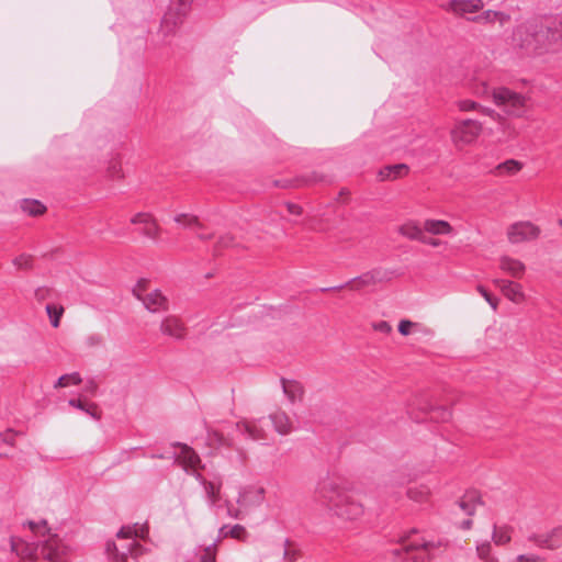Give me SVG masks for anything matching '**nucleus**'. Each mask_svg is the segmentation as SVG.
<instances>
[{
  "label": "nucleus",
  "instance_id": "nucleus-1",
  "mask_svg": "<svg viewBox=\"0 0 562 562\" xmlns=\"http://www.w3.org/2000/svg\"><path fill=\"white\" fill-rule=\"evenodd\" d=\"M562 38V21L553 15H537L518 24L512 45L522 56L540 57L554 53Z\"/></svg>",
  "mask_w": 562,
  "mask_h": 562
},
{
  "label": "nucleus",
  "instance_id": "nucleus-2",
  "mask_svg": "<svg viewBox=\"0 0 562 562\" xmlns=\"http://www.w3.org/2000/svg\"><path fill=\"white\" fill-rule=\"evenodd\" d=\"M316 495L328 514L339 520L357 521L366 513L364 504L358 499L353 488L342 480H323L317 486Z\"/></svg>",
  "mask_w": 562,
  "mask_h": 562
},
{
  "label": "nucleus",
  "instance_id": "nucleus-3",
  "mask_svg": "<svg viewBox=\"0 0 562 562\" xmlns=\"http://www.w3.org/2000/svg\"><path fill=\"white\" fill-rule=\"evenodd\" d=\"M148 528L146 525L123 526L116 533V541H108L105 553L110 560L125 562L128 555L137 558L145 553V548L136 539H146Z\"/></svg>",
  "mask_w": 562,
  "mask_h": 562
},
{
  "label": "nucleus",
  "instance_id": "nucleus-4",
  "mask_svg": "<svg viewBox=\"0 0 562 562\" xmlns=\"http://www.w3.org/2000/svg\"><path fill=\"white\" fill-rule=\"evenodd\" d=\"M27 526L32 532L43 540L38 541L41 557L49 562H59L68 553V548L65 546L57 535L52 533L47 528L45 520L34 522L27 521Z\"/></svg>",
  "mask_w": 562,
  "mask_h": 562
},
{
  "label": "nucleus",
  "instance_id": "nucleus-5",
  "mask_svg": "<svg viewBox=\"0 0 562 562\" xmlns=\"http://www.w3.org/2000/svg\"><path fill=\"white\" fill-rule=\"evenodd\" d=\"M492 100L498 108L512 117H524L529 111L530 98L507 87L492 89Z\"/></svg>",
  "mask_w": 562,
  "mask_h": 562
},
{
  "label": "nucleus",
  "instance_id": "nucleus-6",
  "mask_svg": "<svg viewBox=\"0 0 562 562\" xmlns=\"http://www.w3.org/2000/svg\"><path fill=\"white\" fill-rule=\"evenodd\" d=\"M483 123L473 119H463L457 121L451 131L450 139L458 149L474 145L483 133Z\"/></svg>",
  "mask_w": 562,
  "mask_h": 562
},
{
  "label": "nucleus",
  "instance_id": "nucleus-7",
  "mask_svg": "<svg viewBox=\"0 0 562 562\" xmlns=\"http://www.w3.org/2000/svg\"><path fill=\"white\" fill-rule=\"evenodd\" d=\"M190 5V0H170L160 23V32L164 36L176 33L188 14Z\"/></svg>",
  "mask_w": 562,
  "mask_h": 562
},
{
  "label": "nucleus",
  "instance_id": "nucleus-8",
  "mask_svg": "<svg viewBox=\"0 0 562 562\" xmlns=\"http://www.w3.org/2000/svg\"><path fill=\"white\" fill-rule=\"evenodd\" d=\"M133 294L151 313L165 312L169 307L168 299L158 289L149 290L147 280H139L133 288Z\"/></svg>",
  "mask_w": 562,
  "mask_h": 562
},
{
  "label": "nucleus",
  "instance_id": "nucleus-9",
  "mask_svg": "<svg viewBox=\"0 0 562 562\" xmlns=\"http://www.w3.org/2000/svg\"><path fill=\"white\" fill-rule=\"evenodd\" d=\"M541 229L529 221L516 222L507 228V239L510 244L531 241L540 236Z\"/></svg>",
  "mask_w": 562,
  "mask_h": 562
},
{
  "label": "nucleus",
  "instance_id": "nucleus-10",
  "mask_svg": "<svg viewBox=\"0 0 562 562\" xmlns=\"http://www.w3.org/2000/svg\"><path fill=\"white\" fill-rule=\"evenodd\" d=\"M483 8V0H450L443 5L446 11L461 18H465L468 14L477 13Z\"/></svg>",
  "mask_w": 562,
  "mask_h": 562
},
{
  "label": "nucleus",
  "instance_id": "nucleus-11",
  "mask_svg": "<svg viewBox=\"0 0 562 562\" xmlns=\"http://www.w3.org/2000/svg\"><path fill=\"white\" fill-rule=\"evenodd\" d=\"M160 331L164 336L180 340L186 337L187 327L178 316L168 315L160 323Z\"/></svg>",
  "mask_w": 562,
  "mask_h": 562
},
{
  "label": "nucleus",
  "instance_id": "nucleus-12",
  "mask_svg": "<svg viewBox=\"0 0 562 562\" xmlns=\"http://www.w3.org/2000/svg\"><path fill=\"white\" fill-rule=\"evenodd\" d=\"M493 283L510 302L520 304L526 300L522 286L519 283L506 279H494Z\"/></svg>",
  "mask_w": 562,
  "mask_h": 562
},
{
  "label": "nucleus",
  "instance_id": "nucleus-13",
  "mask_svg": "<svg viewBox=\"0 0 562 562\" xmlns=\"http://www.w3.org/2000/svg\"><path fill=\"white\" fill-rule=\"evenodd\" d=\"M265 488L259 485H250L239 493L237 503L243 507L258 506L265 499Z\"/></svg>",
  "mask_w": 562,
  "mask_h": 562
},
{
  "label": "nucleus",
  "instance_id": "nucleus-14",
  "mask_svg": "<svg viewBox=\"0 0 562 562\" xmlns=\"http://www.w3.org/2000/svg\"><path fill=\"white\" fill-rule=\"evenodd\" d=\"M131 223L134 225H144V234L149 238L156 239L160 235V227L156 218L150 213H136L131 218Z\"/></svg>",
  "mask_w": 562,
  "mask_h": 562
},
{
  "label": "nucleus",
  "instance_id": "nucleus-15",
  "mask_svg": "<svg viewBox=\"0 0 562 562\" xmlns=\"http://www.w3.org/2000/svg\"><path fill=\"white\" fill-rule=\"evenodd\" d=\"M498 268L502 272L515 279H521L526 272V265L517 258L503 255L498 259Z\"/></svg>",
  "mask_w": 562,
  "mask_h": 562
},
{
  "label": "nucleus",
  "instance_id": "nucleus-16",
  "mask_svg": "<svg viewBox=\"0 0 562 562\" xmlns=\"http://www.w3.org/2000/svg\"><path fill=\"white\" fill-rule=\"evenodd\" d=\"M425 234L431 236H454V227L445 220L426 218L424 221Z\"/></svg>",
  "mask_w": 562,
  "mask_h": 562
},
{
  "label": "nucleus",
  "instance_id": "nucleus-17",
  "mask_svg": "<svg viewBox=\"0 0 562 562\" xmlns=\"http://www.w3.org/2000/svg\"><path fill=\"white\" fill-rule=\"evenodd\" d=\"M468 20L477 24L488 25L498 23L503 26L510 21V15L503 11L486 10L479 15L468 18Z\"/></svg>",
  "mask_w": 562,
  "mask_h": 562
},
{
  "label": "nucleus",
  "instance_id": "nucleus-18",
  "mask_svg": "<svg viewBox=\"0 0 562 562\" xmlns=\"http://www.w3.org/2000/svg\"><path fill=\"white\" fill-rule=\"evenodd\" d=\"M456 106L460 112H479L483 115L490 116L493 120L501 119V114H498L494 109L483 106L476 101L471 99H461L456 102Z\"/></svg>",
  "mask_w": 562,
  "mask_h": 562
},
{
  "label": "nucleus",
  "instance_id": "nucleus-19",
  "mask_svg": "<svg viewBox=\"0 0 562 562\" xmlns=\"http://www.w3.org/2000/svg\"><path fill=\"white\" fill-rule=\"evenodd\" d=\"M536 542L548 549L562 547V527H555L547 533L537 536Z\"/></svg>",
  "mask_w": 562,
  "mask_h": 562
},
{
  "label": "nucleus",
  "instance_id": "nucleus-20",
  "mask_svg": "<svg viewBox=\"0 0 562 562\" xmlns=\"http://www.w3.org/2000/svg\"><path fill=\"white\" fill-rule=\"evenodd\" d=\"M397 232L403 237L411 239V240H418L420 241L425 231L424 225L420 226L416 221L409 220L401 224L397 228Z\"/></svg>",
  "mask_w": 562,
  "mask_h": 562
},
{
  "label": "nucleus",
  "instance_id": "nucleus-21",
  "mask_svg": "<svg viewBox=\"0 0 562 562\" xmlns=\"http://www.w3.org/2000/svg\"><path fill=\"white\" fill-rule=\"evenodd\" d=\"M434 544L430 542H415L405 547L409 555V559L413 562H426L429 559L428 550L432 548Z\"/></svg>",
  "mask_w": 562,
  "mask_h": 562
},
{
  "label": "nucleus",
  "instance_id": "nucleus-22",
  "mask_svg": "<svg viewBox=\"0 0 562 562\" xmlns=\"http://www.w3.org/2000/svg\"><path fill=\"white\" fill-rule=\"evenodd\" d=\"M281 386L284 395L291 403L301 401L304 395L303 385L295 380L281 379Z\"/></svg>",
  "mask_w": 562,
  "mask_h": 562
},
{
  "label": "nucleus",
  "instance_id": "nucleus-23",
  "mask_svg": "<svg viewBox=\"0 0 562 562\" xmlns=\"http://www.w3.org/2000/svg\"><path fill=\"white\" fill-rule=\"evenodd\" d=\"M381 273L379 271H369V272H366L363 274H361L360 277L351 280L350 282H348V286L351 289V290H361L366 286H371V285H374L379 282L382 281V278L380 276Z\"/></svg>",
  "mask_w": 562,
  "mask_h": 562
},
{
  "label": "nucleus",
  "instance_id": "nucleus-24",
  "mask_svg": "<svg viewBox=\"0 0 562 562\" xmlns=\"http://www.w3.org/2000/svg\"><path fill=\"white\" fill-rule=\"evenodd\" d=\"M11 548L21 559L35 560L37 559V550L40 546L37 544L35 547L34 544L22 540H12Z\"/></svg>",
  "mask_w": 562,
  "mask_h": 562
},
{
  "label": "nucleus",
  "instance_id": "nucleus-25",
  "mask_svg": "<svg viewBox=\"0 0 562 562\" xmlns=\"http://www.w3.org/2000/svg\"><path fill=\"white\" fill-rule=\"evenodd\" d=\"M458 505L464 514L473 515L482 505L481 496L476 492H469L459 501Z\"/></svg>",
  "mask_w": 562,
  "mask_h": 562
},
{
  "label": "nucleus",
  "instance_id": "nucleus-26",
  "mask_svg": "<svg viewBox=\"0 0 562 562\" xmlns=\"http://www.w3.org/2000/svg\"><path fill=\"white\" fill-rule=\"evenodd\" d=\"M407 497L418 504L427 503L431 496V490L426 484L412 486L406 492Z\"/></svg>",
  "mask_w": 562,
  "mask_h": 562
},
{
  "label": "nucleus",
  "instance_id": "nucleus-27",
  "mask_svg": "<svg viewBox=\"0 0 562 562\" xmlns=\"http://www.w3.org/2000/svg\"><path fill=\"white\" fill-rule=\"evenodd\" d=\"M178 459L186 467V469L192 470H196L201 462L195 451L188 446H181Z\"/></svg>",
  "mask_w": 562,
  "mask_h": 562
},
{
  "label": "nucleus",
  "instance_id": "nucleus-28",
  "mask_svg": "<svg viewBox=\"0 0 562 562\" xmlns=\"http://www.w3.org/2000/svg\"><path fill=\"white\" fill-rule=\"evenodd\" d=\"M408 172V167L404 164L386 166L379 171L381 180H395L404 177Z\"/></svg>",
  "mask_w": 562,
  "mask_h": 562
},
{
  "label": "nucleus",
  "instance_id": "nucleus-29",
  "mask_svg": "<svg viewBox=\"0 0 562 562\" xmlns=\"http://www.w3.org/2000/svg\"><path fill=\"white\" fill-rule=\"evenodd\" d=\"M270 418L280 435H288L292 431V422L284 412H276Z\"/></svg>",
  "mask_w": 562,
  "mask_h": 562
},
{
  "label": "nucleus",
  "instance_id": "nucleus-30",
  "mask_svg": "<svg viewBox=\"0 0 562 562\" xmlns=\"http://www.w3.org/2000/svg\"><path fill=\"white\" fill-rule=\"evenodd\" d=\"M513 528L507 525L494 526L492 539L496 546H505L512 540Z\"/></svg>",
  "mask_w": 562,
  "mask_h": 562
},
{
  "label": "nucleus",
  "instance_id": "nucleus-31",
  "mask_svg": "<svg viewBox=\"0 0 562 562\" xmlns=\"http://www.w3.org/2000/svg\"><path fill=\"white\" fill-rule=\"evenodd\" d=\"M398 331L403 336H408L415 331H420L425 335H431V329L420 325L419 323L412 322L409 319H402L398 324Z\"/></svg>",
  "mask_w": 562,
  "mask_h": 562
},
{
  "label": "nucleus",
  "instance_id": "nucleus-32",
  "mask_svg": "<svg viewBox=\"0 0 562 562\" xmlns=\"http://www.w3.org/2000/svg\"><path fill=\"white\" fill-rule=\"evenodd\" d=\"M21 209L31 216H40L45 213L46 206L37 200L25 199L21 202Z\"/></svg>",
  "mask_w": 562,
  "mask_h": 562
},
{
  "label": "nucleus",
  "instance_id": "nucleus-33",
  "mask_svg": "<svg viewBox=\"0 0 562 562\" xmlns=\"http://www.w3.org/2000/svg\"><path fill=\"white\" fill-rule=\"evenodd\" d=\"M522 169V164L518 160L508 159L496 167L498 176H514Z\"/></svg>",
  "mask_w": 562,
  "mask_h": 562
},
{
  "label": "nucleus",
  "instance_id": "nucleus-34",
  "mask_svg": "<svg viewBox=\"0 0 562 562\" xmlns=\"http://www.w3.org/2000/svg\"><path fill=\"white\" fill-rule=\"evenodd\" d=\"M476 554L482 562H499L487 541L476 546Z\"/></svg>",
  "mask_w": 562,
  "mask_h": 562
},
{
  "label": "nucleus",
  "instance_id": "nucleus-35",
  "mask_svg": "<svg viewBox=\"0 0 562 562\" xmlns=\"http://www.w3.org/2000/svg\"><path fill=\"white\" fill-rule=\"evenodd\" d=\"M238 427H241L244 431L247 432L250 439L260 440L266 438L265 430L256 423L245 422L238 424Z\"/></svg>",
  "mask_w": 562,
  "mask_h": 562
},
{
  "label": "nucleus",
  "instance_id": "nucleus-36",
  "mask_svg": "<svg viewBox=\"0 0 562 562\" xmlns=\"http://www.w3.org/2000/svg\"><path fill=\"white\" fill-rule=\"evenodd\" d=\"M173 221L182 227H201L199 218L193 214L180 213L173 217Z\"/></svg>",
  "mask_w": 562,
  "mask_h": 562
},
{
  "label": "nucleus",
  "instance_id": "nucleus-37",
  "mask_svg": "<svg viewBox=\"0 0 562 562\" xmlns=\"http://www.w3.org/2000/svg\"><path fill=\"white\" fill-rule=\"evenodd\" d=\"M46 312L49 316L52 326L57 328L64 314V307L61 305L47 304Z\"/></svg>",
  "mask_w": 562,
  "mask_h": 562
},
{
  "label": "nucleus",
  "instance_id": "nucleus-38",
  "mask_svg": "<svg viewBox=\"0 0 562 562\" xmlns=\"http://www.w3.org/2000/svg\"><path fill=\"white\" fill-rule=\"evenodd\" d=\"M81 376L79 373L74 372L69 374L61 375L55 383V387H66L69 385H77L81 383Z\"/></svg>",
  "mask_w": 562,
  "mask_h": 562
},
{
  "label": "nucleus",
  "instance_id": "nucleus-39",
  "mask_svg": "<svg viewBox=\"0 0 562 562\" xmlns=\"http://www.w3.org/2000/svg\"><path fill=\"white\" fill-rule=\"evenodd\" d=\"M69 405L86 412L87 414H89L91 417H93L95 419L100 418V415L97 409V405H94V404L87 405V404L82 403L80 400H70Z\"/></svg>",
  "mask_w": 562,
  "mask_h": 562
},
{
  "label": "nucleus",
  "instance_id": "nucleus-40",
  "mask_svg": "<svg viewBox=\"0 0 562 562\" xmlns=\"http://www.w3.org/2000/svg\"><path fill=\"white\" fill-rule=\"evenodd\" d=\"M13 265L20 270H30L33 267V258L26 254L19 255L14 258Z\"/></svg>",
  "mask_w": 562,
  "mask_h": 562
},
{
  "label": "nucleus",
  "instance_id": "nucleus-41",
  "mask_svg": "<svg viewBox=\"0 0 562 562\" xmlns=\"http://www.w3.org/2000/svg\"><path fill=\"white\" fill-rule=\"evenodd\" d=\"M221 535L223 537L231 536L232 538H235V539H243L246 535V530L243 526L235 525L232 528H229L228 530H226V527H223L221 529Z\"/></svg>",
  "mask_w": 562,
  "mask_h": 562
},
{
  "label": "nucleus",
  "instance_id": "nucleus-42",
  "mask_svg": "<svg viewBox=\"0 0 562 562\" xmlns=\"http://www.w3.org/2000/svg\"><path fill=\"white\" fill-rule=\"evenodd\" d=\"M202 483L205 487V492H206L211 503L212 504L216 503L218 501L220 485H215L212 482H206L205 480H202Z\"/></svg>",
  "mask_w": 562,
  "mask_h": 562
},
{
  "label": "nucleus",
  "instance_id": "nucleus-43",
  "mask_svg": "<svg viewBox=\"0 0 562 562\" xmlns=\"http://www.w3.org/2000/svg\"><path fill=\"white\" fill-rule=\"evenodd\" d=\"M216 546L211 544L204 548L203 553L201 554V562H216Z\"/></svg>",
  "mask_w": 562,
  "mask_h": 562
},
{
  "label": "nucleus",
  "instance_id": "nucleus-44",
  "mask_svg": "<svg viewBox=\"0 0 562 562\" xmlns=\"http://www.w3.org/2000/svg\"><path fill=\"white\" fill-rule=\"evenodd\" d=\"M474 94L480 98H487L490 95L492 97V90L488 85L483 81L475 87Z\"/></svg>",
  "mask_w": 562,
  "mask_h": 562
},
{
  "label": "nucleus",
  "instance_id": "nucleus-45",
  "mask_svg": "<svg viewBox=\"0 0 562 562\" xmlns=\"http://www.w3.org/2000/svg\"><path fill=\"white\" fill-rule=\"evenodd\" d=\"M52 294H53L52 289H49L47 286H41L35 290V299L40 302L49 299L52 296Z\"/></svg>",
  "mask_w": 562,
  "mask_h": 562
},
{
  "label": "nucleus",
  "instance_id": "nucleus-46",
  "mask_svg": "<svg viewBox=\"0 0 562 562\" xmlns=\"http://www.w3.org/2000/svg\"><path fill=\"white\" fill-rule=\"evenodd\" d=\"M420 243L431 247V248H438L440 246H442V241L438 238H436L435 236H427L426 234H424Z\"/></svg>",
  "mask_w": 562,
  "mask_h": 562
},
{
  "label": "nucleus",
  "instance_id": "nucleus-47",
  "mask_svg": "<svg viewBox=\"0 0 562 562\" xmlns=\"http://www.w3.org/2000/svg\"><path fill=\"white\" fill-rule=\"evenodd\" d=\"M373 329L387 335L392 331V326L385 321H380L373 324Z\"/></svg>",
  "mask_w": 562,
  "mask_h": 562
},
{
  "label": "nucleus",
  "instance_id": "nucleus-48",
  "mask_svg": "<svg viewBox=\"0 0 562 562\" xmlns=\"http://www.w3.org/2000/svg\"><path fill=\"white\" fill-rule=\"evenodd\" d=\"M297 554H299V552L294 548H291L289 544L285 546L284 553H283V558L285 561H288V562L296 561Z\"/></svg>",
  "mask_w": 562,
  "mask_h": 562
},
{
  "label": "nucleus",
  "instance_id": "nucleus-49",
  "mask_svg": "<svg viewBox=\"0 0 562 562\" xmlns=\"http://www.w3.org/2000/svg\"><path fill=\"white\" fill-rule=\"evenodd\" d=\"M284 205L286 207V211L294 216H301L303 213L302 206L296 203L286 202L284 203Z\"/></svg>",
  "mask_w": 562,
  "mask_h": 562
},
{
  "label": "nucleus",
  "instance_id": "nucleus-50",
  "mask_svg": "<svg viewBox=\"0 0 562 562\" xmlns=\"http://www.w3.org/2000/svg\"><path fill=\"white\" fill-rule=\"evenodd\" d=\"M233 245V237L231 235H223L217 240L218 248H225Z\"/></svg>",
  "mask_w": 562,
  "mask_h": 562
},
{
  "label": "nucleus",
  "instance_id": "nucleus-51",
  "mask_svg": "<svg viewBox=\"0 0 562 562\" xmlns=\"http://www.w3.org/2000/svg\"><path fill=\"white\" fill-rule=\"evenodd\" d=\"M15 432L11 429H8L5 430L4 432L1 434V437H2V440L9 445H13L14 443V438H15Z\"/></svg>",
  "mask_w": 562,
  "mask_h": 562
},
{
  "label": "nucleus",
  "instance_id": "nucleus-52",
  "mask_svg": "<svg viewBox=\"0 0 562 562\" xmlns=\"http://www.w3.org/2000/svg\"><path fill=\"white\" fill-rule=\"evenodd\" d=\"M485 301L490 304L493 311L497 310L499 303V300L497 297H494L490 294L487 297H485Z\"/></svg>",
  "mask_w": 562,
  "mask_h": 562
},
{
  "label": "nucleus",
  "instance_id": "nucleus-53",
  "mask_svg": "<svg viewBox=\"0 0 562 562\" xmlns=\"http://www.w3.org/2000/svg\"><path fill=\"white\" fill-rule=\"evenodd\" d=\"M476 291L485 299L490 295L486 289L483 285H477Z\"/></svg>",
  "mask_w": 562,
  "mask_h": 562
},
{
  "label": "nucleus",
  "instance_id": "nucleus-54",
  "mask_svg": "<svg viewBox=\"0 0 562 562\" xmlns=\"http://www.w3.org/2000/svg\"><path fill=\"white\" fill-rule=\"evenodd\" d=\"M471 525H472V521L470 519H467L464 520L462 524H461V528L462 529H470L471 528Z\"/></svg>",
  "mask_w": 562,
  "mask_h": 562
},
{
  "label": "nucleus",
  "instance_id": "nucleus-55",
  "mask_svg": "<svg viewBox=\"0 0 562 562\" xmlns=\"http://www.w3.org/2000/svg\"><path fill=\"white\" fill-rule=\"evenodd\" d=\"M198 237L200 239H210L212 237V234L201 233V234H198Z\"/></svg>",
  "mask_w": 562,
  "mask_h": 562
},
{
  "label": "nucleus",
  "instance_id": "nucleus-56",
  "mask_svg": "<svg viewBox=\"0 0 562 562\" xmlns=\"http://www.w3.org/2000/svg\"><path fill=\"white\" fill-rule=\"evenodd\" d=\"M97 389V385L93 383V382H90L88 385H87V390L89 392H94Z\"/></svg>",
  "mask_w": 562,
  "mask_h": 562
},
{
  "label": "nucleus",
  "instance_id": "nucleus-57",
  "mask_svg": "<svg viewBox=\"0 0 562 562\" xmlns=\"http://www.w3.org/2000/svg\"><path fill=\"white\" fill-rule=\"evenodd\" d=\"M560 223H561V225H562V221H561Z\"/></svg>",
  "mask_w": 562,
  "mask_h": 562
}]
</instances>
